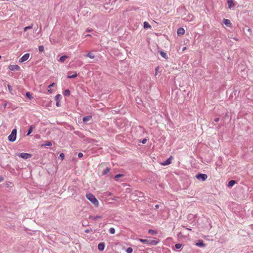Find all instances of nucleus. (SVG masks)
<instances>
[{
    "mask_svg": "<svg viewBox=\"0 0 253 253\" xmlns=\"http://www.w3.org/2000/svg\"><path fill=\"white\" fill-rule=\"evenodd\" d=\"M86 31H87V32H90V30H86Z\"/></svg>",
    "mask_w": 253,
    "mask_h": 253,
    "instance_id": "nucleus-49",
    "label": "nucleus"
},
{
    "mask_svg": "<svg viewBox=\"0 0 253 253\" xmlns=\"http://www.w3.org/2000/svg\"><path fill=\"white\" fill-rule=\"evenodd\" d=\"M219 118H216L214 119V121L215 122H218L219 121Z\"/></svg>",
    "mask_w": 253,
    "mask_h": 253,
    "instance_id": "nucleus-42",
    "label": "nucleus"
},
{
    "mask_svg": "<svg viewBox=\"0 0 253 253\" xmlns=\"http://www.w3.org/2000/svg\"><path fill=\"white\" fill-rule=\"evenodd\" d=\"M6 106H7V103H4V104L3 105V107H4V108H6Z\"/></svg>",
    "mask_w": 253,
    "mask_h": 253,
    "instance_id": "nucleus-44",
    "label": "nucleus"
},
{
    "mask_svg": "<svg viewBox=\"0 0 253 253\" xmlns=\"http://www.w3.org/2000/svg\"><path fill=\"white\" fill-rule=\"evenodd\" d=\"M17 130L16 128L12 130L11 134L8 136V139L10 142H14L16 139Z\"/></svg>",
    "mask_w": 253,
    "mask_h": 253,
    "instance_id": "nucleus-2",
    "label": "nucleus"
},
{
    "mask_svg": "<svg viewBox=\"0 0 253 253\" xmlns=\"http://www.w3.org/2000/svg\"><path fill=\"white\" fill-rule=\"evenodd\" d=\"M227 3L229 8H231L234 5L233 0H228Z\"/></svg>",
    "mask_w": 253,
    "mask_h": 253,
    "instance_id": "nucleus-16",
    "label": "nucleus"
},
{
    "mask_svg": "<svg viewBox=\"0 0 253 253\" xmlns=\"http://www.w3.org/2000/svg\"><path fill=\"white\" fill-rule=\"evenodd\" d=\"M33 24H32L31 25L27 26L24 28V31L26 32L28 30L31 29L33 28Z\"/></svg>",
    "mask_w": 253,
    "mask_h": 253,
    "instance_id": "nucleus-26",
    "label": "nucleus"
},
{
    "mask_svg": "<svg viewBox=\"0 0 253 253\" xmlns=\"http://www.w3.org/2000/svg\"><path fill=\"white\" fill-rule=\"evenodd\" d=\"M65 96H69L70 94V91L69 89H66L63 93Z\"/></svg>",
    "mask_w": 253,
    "mask_h": 253,
    "instance_id": "nucleus-29",
    "label": "nucleus"
},
{
    "mask_svg": "<svg viewBox=\"0 0 253 253\" xmlns=\"http://www.w3.org/2000/svg\"><path fill=\"white\" fill-rule=\"evenodd\" d=\"M85 57H88L91 59H93L94 58L95 56L94 54H92L90 52L88 53L87 54L84 55Z\"/></svg>",
    "mask_w": 253,
    "mask_h": 253,
    "instance_id": "nucleus-17",
    "label": "nucleus"
},
{
    "mask_svg": "<svg viewBox=\"0 0 253 253\" xmlns=\"http://www.w3.org/2000/svg\"><path fill=\"white\" fill-rule=\"evenodd\" d=\"M138 240L143 244H146L148 245L149 241L147 239H139Z\"/></svg>",
    "mask_w": 253,
    "mask_h": 253,
    "instance_id": "nucleus-24",
    "label": "nucleus"
},
{
    "mask_svg": "<svg viewBox=\"0 0 253 253\" xmlns=\"http://www.w3.org/2000/svg\"><path fill=\"white\" fill-rule=\"evenodd\" d=\"M92 119L91 116H87L83 118V120L84 122L87 123L90 121Z\"/></svg>",
    "mask_w": 253,
    "mask_h": 253,
    "instance_id": "nucleus-13",
    "label": "nucleus"
},
{
    "mask_svg": "<svg viewBox=\"0 0 253 253\" xmlns=\"http://www.w3.org/2000/svg\"><path fill=\"white\" fill-rule=\"evenodd\" d=\"M148 233L151 235H155L157 234V231L152 229H149L148 231Z\"/></svg>",
    "mask_w": 253,
    "mask_h": 253,
    "instance_id": "nucleus-23",
    "label": "nucleus"
},
{
    "mask_svg": "<svg viewBox=\"0 0 253 253\" xmlns=\"http://www.w3.org/2000/svg\"><path fill=\"white\" fill-rule=\"evenodd\" d=\"M223 23L227 27H230L231 25V23L228 19H224L223 20Z\"/></svg>",
    "mask_w": 253,
    "mask_h": 253,
    "instance_id": "nucleus-12",
    "label": "nucleus"
},
{
    "mask_svg": "<svg viewBox=\"0 0 253 253\" xmlns=\"http://www.w3.org/2000/svg\"><path fill=\"white\" fill-rule=\"evenodd\" d=\"M234 39L236 41H238V40L236 38H234Z\"/></svg>",
    "mask_w": 253,
    "mask_h": 253,
    "instance_id": "nucleus-48",
    "label": "nucleus"
},
{
    "mask_svg": "<svg viewBox=\"0 0 253 253\" xmlns=\"http://www.w3.org/2000/svg\"><path fill=\"white\" fill-rule=\"evenodd\" d=\"M59 158L61 159V160H63L64 158V154L63 153H61L60 154Z\"/></svg>",
    "mask_w": 253,
    "mask_h": 253,
    "instance_id": "nucleus-36",
    "label": "nucleus"
},
{
    "mask_svg": "<svg viewBox=\"0 0 253 253\" xmlns=\"http://www.w3.org/2000/svg\"><path fill=\"white\" fill-rule=\"evenodd\" d=\"M105 248V243L103 242L100 243L98 245V249L99 251H102Z\"/></svg>",
    "mask_w": 253,
    "mask_h": 253,
    "instance_id": "nucleus-10",
    "label": "nucleus"
},
{
    "mask_svg": "<svg viewBox=\"0 0 253 253\" xmlns=\"http://www.w3.org/2000/svg\"><path fill=\"white\" fill-rule=\"evenodd\" d=\"M8 88L10 91L12 90V87L10 85H8Z\"/></svg>",
    "mask_w": 253,
    "mask_h": 253,
    "instance_id": "nucleus-41",
    "label": "nucleus"
},
{
    "mask_svg": "<svg viewBox=\"0 0 253 253\" xmlns=\"http://www.w3.org/2000/svg\"><path fill=\"white\" fill-rule=\"evenodd\" d=\"M181 244H176L175 245V248L177 249H179L181 247Z\"/></svg>",
    "mask_w": 253,
    "mask_h": 253,
    "instance_id": "nucleus-35",
    "label": "nucleus"
},
{
    "mask_svg": "<svg viewBox=\"0 0 253 253\" xmlns=\"http://www.w3.org/2000/svg\"><path fill=\"white\" fill-rule=\"evenodd\" d=\"M30 56L29 53L25 54L22 57L19 59V62L22 63L28 59Z\"/></svg>",
    "mask_w": 253,
    "mask_h": 253,
    "instance_id": "nucleus-5",
    "label": "nucleus"
},
{
    "mask_svg": "<svg viewBox=\"0 0 253 253\" xmlns=\"http://www.w3.org/2000/svg\"><path fill=\"white\" fill-rule=\"evenodd\" d=\"M83 157V153H79L78 154V157H79V158H82V157Z\"/></svg>",
    "mask_w": 253,
    "mask_h": 253,
    "instance_id": "nucleus-38",
    "label": "nucleus"
},
{
    "mask_svg": "<svg viewBox=\"0 0 253 253\" xmlns=\"http://www.w3.org/2000/svg\"><path fill=\"white\" fill-rule=\"evenodd\" d=\"M109 233L111 234H114L115 233V229L114 228H110L109 229Z\"/></svg>",
    "mask_w": 253,
    "mask_h": 253,
    "instance_id": "nucleus-31",
    "label": "nucleus"
},
{
    "mask_svg": "<svg viewBox=\"0 0 253 253\" xmlns=\"http://www.w3.org/2000/svg\"><path fill=\"white\" fill-rule=\"evenodd\" d=\"M123 176H124V175L122 174H118L115 175V179H118L119 178L123 177Z\"/></svg>",
    "mask_w": 253,
    "mask_h": 253,
    "instance_id": "nucleus-34",
    "label": "nucleus"
},
{
    "mask_svg": "<svg viewBox=\"0 0 253 253\" xmlns=\"http://www.w3.org/2000/svg\"><path fill=\"white\" fill-rule=\"evenodd\" d=\"M132 251H133V250H132V249L131 248H130V247L128 248L126 250V252L127 253H132Z\"/></svg>",
    "mask_w": 253,
    "mask_h": 253,
    "instance_id": "nucleus-33",
    "label": "nucleus"
},
{
    "mask_svg": "<svg viewBox=\"0 0 253 253\" xmlns=\"http://www.w3.org/2000/svg\"><path fill=\"white\" fill-rule=\"evenodd\" d=\"M52 145V143L50 141H46L45 142L44 146H51Z\"/></svg>",
    "mask_w": 253,
    "mask_h": 253,
    "instance_id": "nucleus-30",
    "label": "nucleus"
},
{
    "mask_svg": "<svg viewBox=\"0 0 253 253\" xmlns=\"http://www.w3.org/2000/svg\"><path fill=\"white\" fill-rule=\"evenodd\" d=\"M147 141V139L146 138H144L142 139V140L141 141V142L143 144H145L146 143Z\"/></svg>",
    "mask_w": 253,
    "mask_h": 253,
    "instance_id": "nucleus-37",
    "label": "nucleus"
},
{
    "mask_svg": "<svg viewBox=\"0 0 253 253\" xmlns=\"http://www.w3.org/2000/svg\"><path fill=\"white\" fill-rule=\"evenodd\" d=\"M139 194H140V195L142 194V193L141 192H139Z\"/></svg>",
    "mask_w": 253,
    "mask_h": 253,
    "instance_id": "nucleus-47",
    "label": "nucleus"
},
{
    "mask_svg": "<svg viewBox=\"0 0 253 253\" xmlns=\"http://www.w3.org/2000/svg\"><path fill=\"white\" fill-rule=\"evenodd\" d=\"M39 50L40 52H42L44 51V47L43 45L39 46Z\"/></svg>",
    "mask_w": 253,
    "mask_h": 253,
    "instance_id": "nucleus-32",
    "label": "nucleus"
},
{
    "mask_svg": "<svg viewBox=\"0 0 253 253\" xmlns=\"http://www.w3.org/2000/svg\"><path fill=\"white\" fill-rule=\"evenodd\" d=\"M26 96L29 99H31L33 98L32 94L29 92H27L26 93Z\"/></svg>",
    "mask_w": 253,
    "mask_h": 253,
    "instance_id": "nucleus-27",
    "label": "nucleus"
},
{
    "mask_svg": "<svg viewBox=\"0 0 253 253\" xmlns=\"http://www.w3.org/2000/svg\"><path fill=\"white\" fill-rule=\"evenodd\" d=\"M236 183V181L234 180H230L228 183V186L232 187Z\"/></svg>",
    "mask_w": 253,
    "mask_h": 253,
    "instance_id": "nucleus-22",
    "label": "nucleus"
},
{
    "mask_svg": "<svg viewBox=\"0 0 253 253\" xmlns=\"http://www.w3.org/2000/svg\"><path fill=\"white\" fill-rule=\"evenodd\" d=\"M17 155L19 157H20L25 160H27V159H28L31 158V157L32 156L31 154L26 153H21L20 154H17Z\"/></svg>",
    "mask_w": 253,
    "mask_h": 253,
    "instance_id": "nucleus-3",
    "label": "nucleus"
},
{
    "mask_svg": "<svg viewBox=\"0 0 253 253\" xmlns=\"http://www.w3.org/2000/svg\"><path fill=\"white\" fill-rule=\"evenodd\" d=\"M55 84L54 83H53L52 84H51L48 85V88H51V87H53L55 85Z\"/></svg>",
    "mask_w": 253,
    "mask_h": 253,
    "instance_id": "nucleus-39",
    "label": "nucleus"
},
{
    "mask_svg": "<svg viewBox=\"0 0 253 253\" xmlns=\"http://www.w3.org/2000/svg\"><path fill=\"white\" fill-rule=\"evenodd\" d=\"M196 177L199 180L201 179L202 181H205L208 178V176L206 174L199 173L196 175Z\"/></svg>",
    "mask_w": 253,
    "mask_h": 253,
    "instance_id": "nucleus-4",
    "label": "nucleus"
},
{
    "mask_svg": "<svg viewBox=\"0 0 253 253\" xmlns=\"http://www.w3.org/2000/svg\"><path fill=\"white\" fill-rule=\"evenodd\" d=\"M8 68L11 71H19L20 69V67L17 65H10Z\"/></svg>",
    "mask_w": 253,
    "mask_h": 253,
    "instance_id": "nucleus-6",
    "label": "nucleus"
},
{
    "mask_svg": "<svg viewBox=\"0 0 253 253\" xmlns=\"http://www.w3.org/2000/svg\"><path fill=\"white\" fill-rule=\"evenodd\" d=\"M159 207V206L158 205H157L155 206L156 209H158Z\"/></svg>",
    "mask_w": 253,
    "mask_h": 253,
    "instance_id": "nucleus-46",
    "label": "nucleus"
},
{
    "mask_svg": "<svg viewBox=\"0 0 253 253\" xmlns=\"http://www.w3.org/2000/svg\"><path fill=\"white\" fill-rule=\"evenodd\" d=\"M185 30L183 28H179L177 30V34L178 36H181L185 33Z\"/></svg>",
    "mask_w": 253,
    "mask_h": 253,
    "instance_id": "nucleus-8",
    "label": "nucleus"
},
{
    "mask_svg": "<svg viewBox=\"0 0 253 253\" xmlns=\"http://www.w3.org/2000/svg\"><path fill=\"white\" fill-rule=\"evenodd\" d=\"M196 245L197 246H198L200 247H205V244L204 243V242L202 240L199 241V242L196 244Z\"/></svg>",
    "mask_w": 253,
    "mask_h": 253,
    "instance_id": "nucleus-15",
    "label": "nucleus"
},
{
    "mask_svg": "<svg viewBox=\"0 0 253 253\" xmlns=\"http://www.w3.org/2000/svg\"><path fill=\"white\" fill-rule=\"evenodd\" d=\"M55 100L56 101V105L57 107H59L60 106V104L59 103L60 100L62 98V96L60 94H57L55 96Z\"/></svg>",
    "mask_w": 253,
    "mask_h": 253,
    "instance_id": "nucleus-9",
    "label": "nucleus"
},
{
    "mask_svg": "<svg viewBox=\"0 0 253 253\" xmlns=\"http://www.w3.org/2000/svg\"><path fill=\"white\" fill-rule=\"evenodd\" d=\"M148 245H157L159 241L158 240H155L152 239H149L148 240Z\"/></svg>",
    "mask_w": 253,
    "mask_h": 253,
    "instance_id": "nucleus-11",
    "label": "nucleus"
},
{
    "mask_svg": "<svg viewBox=\"0 0 253 253\" xmlns=\"http://www.w3.org/2000/svg\"><path fill=\"white\" fill-rule=\"evenodd\" d=\"M143 24L144 28H151L150 25L147 22H144Z\"/></svg>",
    "mask_w": 253,
    "mask_h": 253,
    "instance_id": "nucleus-28",
    "label": "nucleus"
},
{
    "mask_svg": "<svg viewBox=\"0 0 253 253\" xmlns=\"http://www.w3.org/2000/svg\"><path fill=\"white\" fill-rule=\"evenodd\" d=\"M77 76H78V75H77V73L75 72L73 75H68V78H69V79L75 78L77 77Z\"/></svg>",
    "mask_w": 253,
    "mask_h": 253,
    "instance_id": "nucleus-25",
    "label": "nucleus"
},
{
    "mask_svg": "<svg viewBox=\"0 0 253 253\" xmlns=\"http://www.w3.org/2000/svg\"><path fill=\"white\" fill-rule=\"evenodd\" d=\"M91 230V229H86V230H85L84 232L85 233H88L90 232Z\"/></svg>",
    "mask_w": 253,
    "mask_h": 253,
    "instance_id": "nucleus-40",
    "label": "nucleus"
},
{
    "mask_svg": "<svg viewBox=\"0 0 253 253\" xmlns=\"http://www.w3.org/2000/svg\"><path fill=\"white\" fill-rule=\"evenodd\" d=\"M160 53L161 54V55L164 57V58L165 59H167L168 57V56L167 55V53L164 52V51H160Z\"/></svg>",
    "mask_w": 253,
    "mask_h": 253,
    "instance_id": "nucleus-19",
    "label": "nucleus"
},
{
    "mask_svg": "<svg viewBox=\"0 0 253 253\" xmlns=\"http://www.w3.org/2000/svg\"><path fill=\"white\" fill-rule=\"evenodd\" d=\"M68 58V56H67V55H64V56H61L60 59H59V61H60L62 63H63L65 60Z\"/></svg>",
    "mask_w": 253,
    "mask_h": 253,
    "instance_id": "nucleus-18",
    "label": "nucleus"
},
{
    "mask_svg": "<svg viewBox=\"0 0 253 253\" xmlns=\"http://www.w3.org/2000/svg\"><path fill=\"white\" fill-rule=\"evenodd\" d=\"M1 56L0 55V59H1Z\"/></svg>",
    "mask_w": 253,
    "mask_h": 253,
    "instance_id": "nucleus-51",
    "label": "nucleus"
},
{
    "mask_svg": "<svg viewBox=\"0 0 253 253\" xmlns=\"http://www.w3.org/2000/svg\"><path fill=\"white\" fill-rule=\"evenodd\" d=\"M159 69V67H157L155 69V71H156V74H157V72L158 71V70Z\"/></svg>",
    "mask_w": 253,
    "mask_h": 253,
    "instance_id": "nucleus-43",
    "label": "nucleus"
},
{
    "mask_svg": "<svg viewBox=\"0 0 253 253\" xmlns=\"http://www.w3.org/2000/svg\"><path fill=\"white\" fill-rule=\"evenodd\" d=\"M86 198L95 207H98L99 205V202L98 200L93 194L91 193L86 194Z\"/></svg>",
    "mask_w": 253,
    "mask_h": 253,
    "instance_id": "nucleus-1",
    "label": "nucleus"
},
{
    "mask_svg": "<svg viewBox=\"0 0 253 253\" xmlns=\"http://www.w3.org/2000/svg\"><path fill=\"white\" fill-rule=\"evenodd\" d=\"M172 159V157L170 156L169 158H168L166 161L161 163V165L163 166H167L170 164L171 163V161Z\"/></svg>",
    "mask_w": 253,
    "mask_h": 253,
    "instance_id": "nucleus-7",
    "label": "nucleus"
},
{
    "mask_svg": "<svg viewBox=\"0 0 253 253\" xmlns=\"http://www.w3.org/2000/svg\"><path fill=\"white\" fill-rule=\"evenodd\" d=\"M110 169L109 168H106L105 169H104L102 171V174L105 175L107 174L109 171H110Z\"/></svg>",
    "mask_w": 253,
    "mask_h": 253,
    "instance_id": "nucleus-21",
    "label": "nucleus"
},
{
    "mask_svg": "<svg viewBox=\"0 0 253 253\" xmlns=\"http://www.w3.org/2000/svg\"><path fill=\"white\" fill-rule=\"evenodd\" d=\"M186 49V47L185 46L182 48V51H184Z\"/></svg>",
    "mask_w": 253,
    "mask_h": 253,
    "instance_id": "nucleus-45",
    "label": "nucleus"
},
{
    "mask_svg": "<svg viewBox=\"0 0 253 253\" xmlns=\"http://www.w3.org/2000/svg\"><path fill=\"white\" fill-rule=\"evenodd\" d=\"M33 128H34L33 126H30V128H29V129L28 130L27 135H29L32 132Z\"/></svg>",
    "mask_w": 253,
    "mask_h": 253,
    "instance_id": "nucleus-20",
    "label": "nucleus"
},
{
    "mask_svg": "<svg viewBox=\"0 0 253 253\" xmlns=\"http://www.w3.org/2000/svg\"><path fill=\"white\" fill-rule=\"evenodd\" d=\"M48 91L49 92H51V90L49 89Z\"/></svg>",
    "mask_w": 253,
    "mask_h": 253,
    "instance_id": "nucleus-50",
    "label": "nucleus"
},
{
    "mask_svg": "<svg viewBox=\"0 0 253 253\" xmlns=\"http://www.w3.org/2000/svg\"><path fill=\"white\" fill-rule=\"evenodd\" d=\"M101 218H102V216H100V215H96V216L90 215L89 216V219L93 220H97L98 219Z\"/></svg>",
    "mask_w": 253,
    "mask_h": 253,
    "instance_id": "nucleus-14",
    "label": "nucleus"
}]
</instances>
